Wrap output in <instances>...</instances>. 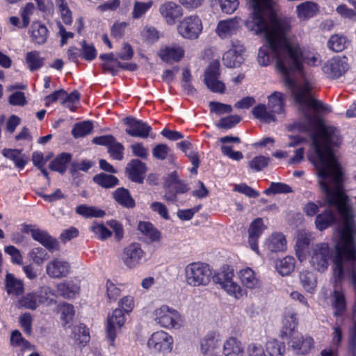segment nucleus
Masks as SVG:
<instances>
[{
	"instance_id": "1a4fd4ad",
	"label": "nucleus",
	"mask_w": 356,
	"mask_h": 356,
	"mask_svg": "<svg viewBox=\"0 0 356 356\" xmlns=\"http://www.w3.org/2000/svg\"><path fill=\"white\" fill-rule=\"evenodd\" d=\"M154 320L161 326L165 328H174L179 325L180 315L177 310L163 305L154 312Z\"/></svg>"
},
{
	"instance_id": "2f4dec72",
	"label": "nucleus",
	"mask_w": 356,
	"mask_h": 356,
	"mask_svg": "<svg viewBox=\"0 0 356 356\" xmlns=\"http://www.w3.org/2000/svg\"><path fill=\"white\" fill-rule=\"evenodd\" d=\"M6 289L8 294L18 296L24 292L23 282L9 273L6 275Z\"/></svg>"
},
{
	"instance_id": "4be33fe9",
	"label": "nucleus",
	"mask_w": 356,
	"mask_h": 356,
	"mask_svg": "<svg viewBox=\"0 0 356 356\" xmlns=\"http://www.w3.org/2000/svg\"><path fill=\"white\" fill-rule=\"evenodd\" d=\"M227 51L222 56L223 64L227 67L233 68L240 66L243 62L242 54L245 49L243 45L236 47Z\"/></svg>"
},
{
	"instance_id": "f3484780",
	"label": "nucleus",
	"mask_w": 356,
	"mask_h": 356,
	"mask_svg": "<svg viewBox=\"0 0 356 356\" xmlns=\"http://www.w3.org/2000/svg\"><path fill=\"white\" fill-rule=\"evenodd\" d=\"M159 12L169 25L175 24L176 20L182 17L184 13L181 6L172 1H165L161 4Z\"/></svg>"
},
{
	"instance_id": "13d9d810",
	"label": "nucleus",
	"mask_w": 356,
	"mask_h": 356,
	"mask_svg": "<svg viewBox=\"0 0 356 356\" xmlns=\"http://www.w3.org/2000/svg\"><path fill=\"white\" fill-rule=\"evenodd\" d=\"M241 118L237 115H229L220 120L218 126L222 129H231L240 122Z\"/></svg>"
},
{
	"instance_id": "a878e982",
	"label": "nucleus",
	"mask_w": 356,
	"mask_h": 356,
	"mask_svg": "<svg viewBox=\"0 0 356 356\" xmlns=\"http://www.w3.org/2000/svg\"><path fill=\"white\" fill-rule=\"evenodd\" d=\"M29 33L31 34L32 41L36 44H42L47 41L48 29L44 24L39 22H33L31 26Z\"/></svg>"
},
{
	"instance_id": "dca6fc26",
	"label": "nucleus",
	"mask_w": 356,
	"mask_h": 356,
	"mask_svg": "<svg viewBox=\"0 0 356 356\" xmlns=\"http://www.w3.org/2000/svg\"><path fill=\"white\" fill-rule=\"evenodd\" d=\"M330 253V247L327 243L316 245L310 261L313 267L318 271L325 270L328 266Z\"/></svg>"
},
{
	"instance_id": "7c9ffc66",
	"label": "nucleus",
	"mask_w": 356,
	"mask_h": 356,
	"mask_svg": "<svg viewBox=\"0 0 356 356\" xmlns=\"http://www.w3.org/2000/svg\"><path fill=\"white\" fill-rule=\"evenodd\" d=\"M336 220L334 213L331 209H327L323 213L317 215L316 218V227L322 231L332 225Z\"/></svg>"
},
{
	"instance_id": "603ef678",
	"label": "nucleus",
	"mask_w": 356,
	"mask_h": 356,
	"mask_svg": "<svg viewBox=\"0 0 356 356\" xmlns=\"http://www.w3.org/2000/svg\"><path fill=\"white\" fill-rule=\"evenodd\" d=\"M80 99V94L77 90H74L68 94L66 92V97H64L63 106L68 108L72 111H75L77 104Z\"/></svg>"
},
{
	"instance_id": "20e7f679",
	"label": "nucleus",
	"mask_w": 356,
	"mask_h": 356,
	"mask_svg": "<svg viewBox=\"0 0 356 356\" xmlns=\"http://www.w3.org/2000/svg\"><path fill=\"white\" fill-rule=\"evenodd\" d=\"M234 275L233 268L229 266H224L213 277V280L229 295L239 299L243 296L244 291L238 284L233 281Z\"/></svg>"
},
{
	"instance_id": "ea45409f",
	"label": "nucleus",
	"mask_w": 356,
	"mask_h": 356,
	"mask_svg": "<svg viewBox=\"0 0 356 356\" xmlns=\"http://www.w3.org/2000/svg\"><path fill=\"white\" fill-rule=\"evenodd\" d=\"M295 263L293 257L287 256L277 262L276 268L282 276L288 275L294 270Z\"/></svg>"
},
{
	"instance_id": "69168bd1",
	"label": "nucleus",
	"mask_w": 356,
	"mask_h": 356,
	"mask_svg": "<svg viewBox=\"0 0 356 356\" xmlns=\"http://www.w3.org/2000/svg\"><path fill=\"white\" fill-rule=\"evenodd\" d=\"M342 337L341 328L338 325H335L333 327V332L332 333V341L330 348L338 350V348L340 346L341 342L342 341Z\"/></svg>"
},
{
	"instance_id": "9b49d317",
	"label": "nucleus",
	"mask_w": 356,
	"mask_h": 356,
	"mask_svg": "<svg viewBox=\"0 0 356 356\" xmlns=\"http://www.w3.org/2000/svg\"><path fill=\"white\" fill-rule=\"evenodd\" d=\"M173 339L164 331L153 333L148 340V347L154 352L170 353L172 350Z\"/></svg>"
},
{
	"instance_id": "8fccbe9b",
	"label": "nucleus",
	"mask_w": 356,
	"mask_h": 356,
	"mask_svg": "<svg viewBox=\"0 0 356 356\" xmlns=\"http://www.w3.org/2000/svg\"><path fill=\"white\" fill-rule=\"evenodd\" d=\"M81 46L80 52L83 58L86 60L91 61L96 58L97 52L92 44H88L85 40H83L81 42Z\"/></svg>"
},
{
	"instance_id": "39448f33",
	"label": "nucleus",
	"mask_w": 356,
	"mask_h": 356,
	"mask_svg": "<svg viewBox=\"0 0 356 356\" xmlns=\"http://www.w3.org/2000/svg\"><path fill=\"white\" fill-rule=\"evenodd\" d=\"M211 270L202 263H192L186 266V277L188 284L193 286L206 285L210 281Z\"/></svg>"
},
{
	"instance_id": "e2e57ef3",
	"label": "nucleus",
	"mask_w": 356,
	"mask_h": 356,
	"mask_svg": "<svg viewBox=\"0 0 356 356\" xmlns=\"http://www.w3.org/2000/svg\"><path fill=\"white\" fill-rule=\"evenodd\" d=\"M221 10L223 13L232 14L239 5L238 0H218Z\"/></svg>"
},
{
	"instance_id": "cd10ccee",
	"label": "nucleus",
	"mask_w": 356,
	"mask_h": 356,
	"mask_svg": "<svg viewBox=\"0 0 356 356\" xmlns=\"http://www.w3.org/2000/svg\"><path fill=\"white\" fill-rule=\"evenodd\" d=\"M113 197L116 202L125 208L132 209L136 206L135 200L131 197L129 191L123 187L114 191Z\"/></svg>"
},
{
	"instance_id": "473e14b6",
	"label": "nucleus",
	"mask_w": 356,
	"mask_h": 356,
	"mask_svg": "<svg viewBox=\"0 0 356 356\" xmlns=\"http://www.w3.org/2000/svg\"><path fill=\"white\" fill-rule=\"evenodd\" d=\"M92 180L95 184L104 188H114L119 184V180L115 176L104 172L95 175Z\"/></svg>"
},
{
	"instance_id": "c756f323",
	"label": "nucleus",
	"mask_w": 356,
	"mask_h": 356,
	"mask_svg": "<svg viewBox=\"0 0 356 356\" xmlns=\"http://www.w3.org/2000/svg\"><path fill=\"white\" fill-rule=\"evenodd\" d=\"M138 229L152 241H159L161 238V232L150 222L140 221Z\"/></svg>"
},
{
	"instance_id": "052dcab7",
	"label": "nucleus",
	"mask_w": 356,
	"mask_h": 356,
	"mask_svg": "<svg viewBox=\"0 0 356 356\" xmlns=\"http://www.w3.org/2000/svg\"><path fill=\"white\" fill-rule=\"evenodd\" d=\"M211 112L218 115L229 113L232 111L231 105L222 104L218 102H211L209 104Z\"/></svg>"
},
{
	"instance_id": "58836bf2",
	"label": "nucleus",
	"mask_w": 356,
	"mask_h": 356,
	"mask_svg": "<svg viewBox=\"0 0 356 356\" xmlns=\"http://www.w3.org/2000/svg\"><path fill=\"white\" fill-rule=\"evenodd\" d=\"M300 280L304 289L310 293H314L316 287V278L312 272L303 271L300 274Z\"/></svg>"
},
{
	"instance_id": "3c124183",
	"label": "nucleus",
	"mask_w": 356,
	"mask_h": 356,
	"mask_svg": "<svg viewBox=\"0 0 356 356\" xmlns=\"http://www.w3.org/2000/svg\"><path fill=\"white\" fill-rule=\"evenodd\" d=\"M10 341L13 346L19 347L22 350L31 349L30 343L22 337V334L18 330L12 332Z\"/></svg>"
},
{
	"instance_id": "b1692460",
	"label": "nucleus",
	"mask_w": 356,
	"mask_h": 356,
	"mask_svg": "<svg viewBox=\"0 0 356 356\" xmlns=\"http://www.w3.org/2000/svg\"><path fill=\"white\" fill-rule=\"evenodd\" d=\"M31 236L35 241L40 243L51 252L59 250L58 242L45 231L35 229V230H31Z\"/></svg>"
},
{
	"instance_id": "5fc2aeb1",
	"label": "nucleus",
	"mask_w": 356,
	"mask_h": 356,
	"mask_svg": "<svg viewBox=\"0 0 356 356\" xmlns=\"http://www.w3.org/2000/svg\"><path fill=\"white\" fill-rule=\"evenodd\" d=\"M291 192H292V190L289 185L274 182L271 183L270 187L264 191L265 194L268 195L276 193H289Z\"/></svg>"
},
{
	"instance_id": "f257e3e1",
	"label": "nucleus",
	"mask_w": 356,
	"mask_h": 356,
	"mask_svg": "<svg viewBox=\"0 0 356 356\" xmlns=\"http://www.w3.org/2000/svg\"><path fill=\"white\" fill-rule=\"evenodd\" d=\"M253 12L245 22L246 27L256 34L264 33L270 53L260 49L258 62L263 66L275 60L276 67L284 76L286 86L291 89L307 122L300 124V130L312 134L314 154L310 160L318 174L341 168L332 149L341 143L339 131L327 126L320 116L330 108L314 98L312 86L308 81L298 84L297 77L303 75V51L298 43L290 41L289 22L278 19L273 9L274 0H251Z\"/></svg>"
},
{
	"instance_id": "423d86ee",
	"label": "nucleus",
	"mask_w": 356,
	"mask_h": 356,
	"mask_svg": "<svg viewBox=\"0 0 356 356\" xmlns=\"http://www.w3.org/2000/svg\"><path fill=\"white\" fill-rule=\"evenodd\" d=\"M203 29L201 19L197 15L184 17L177 26L178 33L188 40L197 39Z\"/></svg>"
},
{
	"instance_id": "f8f14e48",
	"label": "nucleus",
	"mask_w": 356,
	"mask_h": 356,
	"mask_svg": "<svg viewBox=\"0 0 356 356\" xmlns=\"http://www.w3.org/2000/svg\"><path fill=\"white\" fill-rule=\"evenodd\" d=\"M348 58L346 56H335L329 60L323 67V71L330 79H337L348 70Z\"/></svg>"
},
{
	"instance_id": "c85d7f7f",
	"label": "nucleus",
	"mask_w": 356,
	"mask_h": 356,
	"mask_svg": "<svg viewBox=\"0 0 356 356\" xmlns=\"http://www.w3.org/2000/svg\"><path fill=\"white\" fill-rule=\"evenodd\" d=\"M223 352L225 356H243V347L237 339L231 337L225 341Z\"/></svg>"
},
{
	"instance_id": "09e8293b",
	"label": "nucleus",
	"mask_w": 356,
	"mask_h": 356,
	"mask_svg": "<svg viewBox=\"0 0 356 356\" xmlns=\"http://www.w3.org/2000/svg\"><path fill=\"white\" fill-rule=\"evenodd\" d=\"M266 349L270 356H283L285 352V346L284 343L272 339L267 342Z\"/></svg>"
},
{
	"instance_id": "774afa93",
	"label": "nucleus",
	"mask_w": 356,
	"mask_h": 356,
	"mask_svg": "<svg viewBox=\"0 0 356 356\" xmlns=\"http://www.w3.org/2000/svg\"><path fill=\"white\" fill-rule=\"evenodd\" d=\"M91 229L98 238L102 240L106 239L112 235L111 232L102 224L94 225Z\"/></svg>"
},
{
	"instance_id": "c9c22d12",
	"label": "nucleus",
	"mask_w": 356,
	"mask_h": 356,
	"mask_svg": "<svg viewBox=\"0 0 356 356\" xmlns=\"http://www.w3.org/2000/svg\"><path fill=\"white\" fill-rule=\"evenodd\" d=\"M72 159V154L70 153H62L58 155L50 163V168L52 170L64 173L67 165Z\"/></svg>"
},
{
	"instance_id": "37998d69",
	"label": "nucleus",
	"mask_w": 356,
	"mask_h": 356,
	"mask_svg": "<svg viewBox=\"0 0 356 356\" xmlns=\"http://www.w3.org/2000/svg\"><path fill=\"white\" fill-rule=\"evenodd\" d=\"M252 112L254 118L261 121L270 122L275 120L274 113L271 111H268L264 104H258L252 109Z\"/></svg>"
},
{
	"instance_id": "a18cd8bd",
	"label": "nucleus",
	"mask_w": 356,
	"mask_h": 356,
	"mask_svg": "<svg viewBox=\"0 0 356 356\" xmlns=\"http://www.w3.org/2000/svg\"><path fill=\"white\" fill-rule=\"evenodd\" d=\"M93 129V124L90 121H84L81 123H76L72 131L74 138H80L90 134Z\"/></svg>"
},
{
	"instance_id": "0eeeda50",
	"label": "nucleus",
	"mask_w": 356,
	"mask_h": 356,
	"mask_svg": "<svg viewBox=\"0 0 356 356\" xmlns=\"http://www.w3.org/2000/svg\"><path fill=\"white\" fill-rule=\"evenodd\" d=\"M164 187L167 190L163 196L164 200L172 202L177 201V194L186 193L190 190L188 185L179 178L176 171L168 175Z\"/></svg>"
},
{
	"instance_id": "4c0bfd02",
	"label": "nucleus",
	"mask_w": 356,
	"mask_h": 356,
	"mask_svg": "<svg viewBox=\"0 0 356 356\" xmlns=\"http://www.w3.org/2000/svg\"><path fill=\"white\" fill-rule=\"evenodd\" d=\"M2 154L6 158L13 161L16 167L19 168H24L26 164L24 155L22 154V152L19 149L5 148L3 149Z\"/></svg>"
},
{
	"instance_id": "680f3d73",
	"label": "nucleus",
	"mask_w": 356,
	"mask_h": 356,
	"mask_svg": "<svg viewBox=\"0 0 356 356\" xmlns=\"http://www.w3.org/2000/svg\"><path fill=\"white\" fill-rule=\"evenodd\" d=\"M65 97H66V91L65 90L60 89L56 90L51 94L45 97V106H49L57 101H60V104H63Z\"/></svg>"
},
{
	"instance_id": "6e6d98bb",
	"label": "nucleus",
	"mask_w": 356,
	"mask_h": 356,
	"mask_svg": "<svg viewBox=\"0 0 356 356\" xmlns=\"http://www.w3.org/2000/svg\"><path fill=\"white\" fill-rule=\"evenodd\" d=\"M171 152V149L166 144H158L152 149L153 156L159 160H165Z\"/></svg>"
},
{
	"instance_id": "de8ad7c7",
	"label": "nucleus",
	"mask_w": 356,
	"mask_h": 356,
	"mask_svg": "<svg viewBox=\"0 0 356 356\" xmlns=\"http://www.w3.org/2000/svg\"><path fill=\"white\" fill-rule=\"evenodd\" d=\"M90 338L89 330L84 325L81 324L74 328V339L79 345L84 346Z\"/></svg>"
},
{
	"instance_id": "412c9836",
	"label": "nucleus",
	"mask_w": 356,
	"mask_h": 356,
	"mask_svg": "<svg viewBox=\"0 0 356 356\" xmlns=\"http://www.w3.org/2000/svg\"><path fill=\"white\" fill-rule=\"evenodd\" d=\"M319 12V6L312 1H306L296 6V13L301 21H307L315 17Z\"/></svg>"
},
{
	"instance_id": "9d476101",
	"label": "nucleus",
	"mask_w": 356,
	"mask_h": 356,
	"mask_svg": "<svg viewBox=\"0 0 356 356\" xmlns=\"http://www.w3.org/2000/svg\"><path fill=\"white\" fill-rule=\"evenodd\" d=\"M145 252L138 243H132L123 250L122 259L129 268H134L141 264Z\"/></svg>"
},
{
	"instance_id": "a19ab883",
	"label": "nucleus",
	"mask_w": 356,
	"mask_h": 356,
	"mask_svg": "<svg viewBox=\"0 0 356 356\" xmlns=\"http://www.w3.org/2000/svg\"><path fill=\"white\" fill-rule=\"evenodd\" d=\"M76 213L85 218H101L105 215L104 211L86 204H81L76 207Z\"/></svg>"
},
{
	"instance_id": "72a5a7b5",
	"label": "nucleus",
	"mask_w": 356,
	"mask_h": 356,
	"mask_svg": "<svg viewBox=\"0 0 356 356\" xmlns=\"http://www.w3.org/2000/svg\"><path fill=\"white\" fill-rule=\"evenodd\" d=\"M266 245L271 252L284 251L286 249V241L281 233L273 234L267 241Z\"/></svg>"
},
{
	"instance_id": "2eb2a0df",
	"label": "nucleus",
	"mask_w": 356,
	"mask_h": 356,
	"mask_svg": "<svg viewBox=\"0 0 356 356\" xmlns=\"http://www.w3.org/2000/svg\"><path fill=\"white\" fill-rule=\"evenodd\" d=\"M124 123L127 125L126 133L133 137L146 138L152 131V127L147 123L132 117L124 118Z\"/></svg>"
},
{
	"instance_id": "864d4df0",
	"label": "nucleus",
	"mask_w": 356,
	"mask_h": 356,
	"mask_svg": "<svg viewBox=\"0 0 356 356\" xmlns=\"http://www.w3.org/2000/svg\"><path fill=\"white\" fill-rule=\"evenodd\" d=\"M152 1L147 2L136 1L132 11L134 19L141 17L152 6Z\"/></svg>"
},
{
	"instance_id": "79ce46f5",
	"label": "nucleus",
	"mask_w": 356,
	"mask_h": 356,
	"mask_svg": "<svg viewBox=\"0 0 356 356\" xmlns=\"http://www.w3.org/2000/svg\"><path fill=\"white\" fill-rule=\"evenodd\" d=\"M26 62L32 72L39 70L44 65V58L38 51H31L26 54Z\"/></svg>"
},
{
	"instance_id": "338daca9",
	"label": "nucleus",
	"mask_w": 356,
	"mask_h": 356,
	"mask_svg": "<svg viewBox=\"0 0 356 356\" xmlns=\"http://www.w3.org/2000/svg\"><path fill=\"white\" fill-rule=\"evenodd\" d=\"M30 256L37 264H41L47 259V253L46 250L42 248H35L32 249Z\"/></svg>"
},
{
	"instance_id": "0e129e2a",
	"label": "nucleus",
	"mask_w": 356,
	"mask_h": 356,
	"mask_svg": "<svg viewBox=\"0 0 356 356\" xmlns=\"http://www.w3.org/2000/svg\"><path fill=\"white\" fill-rule=\"evenodd\" d=\"M35 9L33 3H28L21 12V17L22 19V27L26 28L30 23V16L33 13Z\"/></svg>"
},
{
	"instance_id": "bb28decb",
	"label": "nucleus",
	"mask_w": 356,
	"mask_h": 356,
	"mask_svg": "<svg viewBox=\"0 0 356 356\" xmlns=\"http://www.w3.org/2000/svg\"><path fill=\"white\" fill-rule=\"evenodd\" d=\"M238 276L243 286L248 289H253L260 286L259 279L257 277L254 271L249 267L241 269L238 273Z\"/></svg>"
},
{
	"instance_id": "4468645a",
	"label": "nucleus",
	"mask_w": 356,
	"mask_h": 356,
	"mask_svg": "<svg viewBox=\"0 0 356 356\" xmlns=\"http://www.w3.org/2000/svg\"><path fill=\"white\" fill-rule=\"evenodd\" d=\"M125 323V316L121 309H116L113 311L112 316L107 320L106 335L110 341V345L114 346L117 332Z\"/></svg>"
},
{
	"instance_id": "ddd939ff",
	"label": "nucleus",
	"mask_w": 356,
	"mask_h": 356,
	"mask_svg": "<svg viewBox=\"0 0 356 356\" xmlns=\"http://www.w3.org/2000/svg\"><path fill=\"white\" fill-rule=\"evenodd\" d=\"M92 143L106 146L110 156L114 159L121 161L124 157V146L117 142L115 137L112 135L95 137L92 139Z\"/></svg>"
},
{
	"instance_id": "4d7b16f0",
	"label": "nucleus",
	"mask_w": 356,
	"mask_h": 356,
	"mask_svg": "<svg viewBox=\"0 0 356 356\" xmlns=\"http://www.w3.org/2000/svg\"><path fill=\"white\" fill-rule=\"evenodd\" d=\"M39 302L40 303H51L54 301L56 296L54 290L49 286H42L39 291Z\"/></svg>"
},
{
	"instance_id": "6ab92c4d",
	"label": "nucleus",
	"mask_w": 356,
	"mask_h": 356,
	"mask_svg": "<svg viewBox=\"0 0 356 356\" xmlns=\"http://www.w3.org/2000/svg\"><path fill=\"white\" fill-rule=\"evenodd\" d=\"M262 218H257L250 224L248 229V243L252 250L259 253L257 241L265 229Z\"/></svg>"
},
{
	"instance_id": "aec40b11",
	"label": "nucleus",
	"mask_w": 356,
	"mask_h": 356,
	"mask_svg": "<svg viewBox=\"0 0 356 356\" xmlns=\"http://www.w3.org/2000/svg\"><path fill=\"white\" fill-rule=\"evenodd\" d=\"M240 27L239 19L237 17L218 22L216 32L220 38H226L236 33Z\"/></svg>"
},
{
	"instance_id": "f03ea898",
	"label": "nucleus",
	"mask_w": 356,
	"mask_h": 356,
	"mask_svg": "<svg viewBox=\"0 0 356 356\" xmlns=\"http://www.w3.org/2000/svg\"><path fill=\"white\" fill-rule=\"evenodd\" d=\"M319 184L330 205L337 209L342 222L339 235L334 245L332 257L334 283L330 295V305L335 317L345 315L347 311L346 291L341 282L346 275L353 288L355 304L353 313L356 314V223L352 207L348 205V197L343 189V172L341 168L318 174Z\"/></svg>"
},
{
	"instance_id": "c03bdc74",
	"label": "nucleus",
	"mask_w": 356,
	"mask_h": 356,
	"mask_svg": "<svg viewBox=\"0 0 356 356\" xmlns=\"http://www.w3.org/2000/svg\"><path fill=\"white\" fill-rule=\"evenodd\" d=\"M57 292L65 298L73 297L78 291L79 288L72 282H61L56 286Z\"/></svg>"
},
{
	"instance_id": "e433bc0d",
	"label": "nucleus",
	"mask_w": 356,
	"mask_h": 356,
	"mask_svg": "<svg viewBox=\"0 0 356 356\" xmlns=\"http://www.w3.org/2000/svg\"><path fill=\"white\" fill-rule=\"evenodd\" d=\"M284 95L279 92H275L268 97V106L273 113H281L284 108Z\"/></svg>"
},
{
	"instance_id": "5701e85b",
	"label": "nucleus",
	"mask_w": 356,
	"mask_h": 356,
	"mask_svg": "<svg viewBox=\"0 0 356 356\" xmlns=\"http://www.w3.org/2000/svg\"><path fill=\"white\" fill-rule=\"evenodd\" d=\"M159 56L167 63L178 62L184 57V49L177 44L165 46L160 49Z\"/></svg>"
},
{
	"instance_id": "6e6552de",
	"label": "nucleus",
	"mask_w": 356,
	"mask_h": 356,
	"mask_svg": "<svg viewBox=\"0 0 356 356\" xmlns=\"http://www.w3.org/2000/svg\"><path fill=\"white\" fill-rule=\"evenodd\" d=\"M220 76V63L218 60H214L209 64L204 72V83L211 91L223 94L226 87L225 83L219 80Z\"/></svg>"
},
{
	"instance_id": "bf43d9fd",
	"label": "nucleus",
	"mask_w": 356,
	"mask_h": 356,
	"mask_svg": "<svg viewBox=\"0 0 356 356\" xmlns=\"http://www.w3.org/2000/svg\"><path fill=\"white\" fill-rule=\"evenodd\" d=\"M270 159L264 156H257L253 158L249 163L250 167L256 170L260 171L268 165Z\"/></svg>"
},
{
	"instance_id": "7ed1b4c3",
	"label": "nucleus",
	"mask_w": 356,
	"mask_h": 356,
	"mask_svg": "<svg viewBox=\"0 0 356 356\" xmlns=\"http://www.w3.org/2000/svg\"><path fill=\"white\" fill-rule=\"evenodd\" d=\"M284 326L282 330V337H293L294 339H298L301 344L297 343L292 340L289 341L291 347L297 350L300 354L307 353L312 347L313 341L311 338L304 339L302 336L296 330L298 322L294 314L285 316L283 319Z\"/></svg>"
},
{
	"instance_id": "a211bd4d",
	"label": "nucleus",
	"mask_w": 356,
	"mask_h": 356,
	"mask_svg": "<svg viewBox=\"0 0 356 356\" xmlns=\"http://www.w3.org/2000/svg\"><path fill=\"white\" fill-rule=\"evenodd\" d=\"M70 270V264L58 258L52 259L46 266L47 274L51 278L65 277L69 274Z\"/></svg>"
},
{
	"instance_id": "f704fd0d",
	"label": "nucleus",
	"mask_w": 356,
	"mask_h": 356,
	"mask_svg": "<svg viewBox=\"0 0 356 356\" xmlns=\"http://www.w3.org/2000/svg\"><path fill=\"white\" fill-rule=\"evenodd\" d=\"M348 43L347 37L343 34L332 35L328 42V48L335 52H341L345 49Z\"/></svg>"
},
{
	"instance_id": "49530a36",
	"label": "nucleus",
	"mask_w": 356,
	"mask_h": 356,
	"mask_svg": "<svg viewBox=\"0 0 356 356\" xmlns=\"http://www.w3.org/2000/svg\"><path fill=\"white\" fill-rule=\"evenodd\" d=\"M39 295L37 293H29L19 300V307L35 309L39 304Z\"/></svg>"
},
{
	"instance_id": "393cba45",
	"label": "nucleus",
	"mask_w": 356,
	"mask_h": 356,
	"mask_svg": "<svg viewBox=\"0 0 356 356\" xmlns=\"http://www.w3.org/2000/svg\"><path fill=\"white\" fill-rule=\"evenodd\" d=\"M146 170L145 164L138 159L131 160L127 167L129 177L137 183L143 182Z\"/></svg>"
}]
</instances>
